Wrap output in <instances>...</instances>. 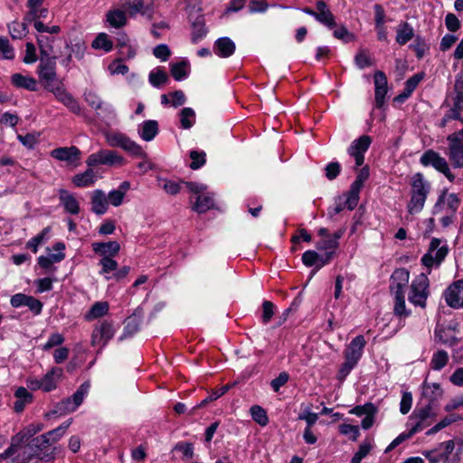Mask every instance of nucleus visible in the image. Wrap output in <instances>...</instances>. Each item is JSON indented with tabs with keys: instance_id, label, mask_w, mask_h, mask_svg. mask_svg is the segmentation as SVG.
<instances>
[{
	"instance_id": "7",
	"label": "nucleus",
	"mask_w": 463,
	"mask_h": 463,
	"mask_svg": "<svg viewBox=\"0 0 463 463\" xmlns=\"http://www.w3.org/2000/svg\"><path fill=\"white\" fill-rule=\"evenodd\" d=\"M117 328L112 321L103 320L98 323L92 331L90 344L92 346H99L98 353L108 345V343L114 337Z\"/></svg>"
},
{
	"instance_id": "30",
	"label": "nucleus",
	"mask_w": 463,
	"mask_h": 463,
	"mask_svg": "<svg viewBox=\"0 0 463 463\" xmlns=\"http://www.w3.org/2000/svg\"><path fill=\"white\" fill-rule=\"evenodd\" d=\"M98 179L96 172L90 167L84 172L75 175L72 177V184L76 187H90L92 186Z\"/></svg>"
},
{
	"instance_id": "27",
	"label": "nucleus",
	"mask_w": 463,
	"mask_h": 463,
	"mask_svg": "<svg viewBox=\"0 0 463 463\" xmlns=\"http://www.w3.org/2000/svg\"><path fill=\"white\" fill-rule=\"evenodd\" d=\"M158 122L154 119L145 120L137 127V133L139 137L146 142L152 141L158 134Z\"/></svg>"
},
{
	"instance_id": "22",
	"label": "nucleus",
	"mask_w": 463,
	"mask_h": 463,
	"mask_svg": "<svg viewBox=\"0 0 463 463\" xmlns=\"http://www.w3.org/2000/svg\"><path fill=\"white\" fill-rule=\"evenodd\" d=\"M91 211L97 215H103L109 210L107 194L101 189L93 190L90 193Z\"/></svg>"
},
{
	"instance_id": "60",
	"label": "nucleus",
	"mask_w": 463,
	"mask_h": 463,
	"mask_svg": "<svg viewBox=\"0 0 463 463\" xmlns=\"http://www.w3.org/2000/svg\"><path fill=\"white\" fill-rule=\"evenodd\" d=\"M457 418L454 416H447L444 419H442L439 422H438L436 425H434L432 428H430L427 432L426 435H433L442 429L448 427L452 422L456 421Z\"/></svg>"
},
{
	"instance_id": "28",
	"label": "nucleus",
	"mask_w": 463,
	"mask_h": 463,
	"mask_svg": "<svg viewBox=\"0 0 463 463\" xmlns=\"http://www.w3.org/2000/svg\"><path fill=\"white\" fill-rule=\"evenodd\" d=\"M62 374L63 371L61 368L52 367L41 378L43 383V391L48 392L56 389Z\"/></svg>"
},
{
	"instance_id": "44",
	"label": "nucleus",
	"mask_w": 463,
	"mask_h": 463,
	"mask_svg": "<svg viewBox=\"0 0 463 463\" xmlns=\"http://www.w3.org/2000/svg\"><path fill=\"white\" fill-rule=\"evenodd\" d=\"M449 362V354L444 350L435 352L430 360V367L434 371H440Z\"/></svg>"
},
{
	"instance_id": "19",
	"label": "nucleus",
	"mask_w": 463,
	"mask_h": 463,
	"mask_svg": "<svg viewBox=\"0 0 463 463\" xmlns=\"http://www.w3.org/2000/svg\"><path fill=\"white\" fill-rule=\"evenodd\" d=\"M443 390L438 383H429L425 380L421 385V397L427 401L425 406H433L442 398Z\"/></svg>"
},
{
	"instance_id": "20",
	"label": "nucleus",
	"mask_w": 463,
	"mask_h": 463,
	"mask_svg": "<svg viewBox=\"0 0 463 463\" xmlns=\"http://www.w3.org/2000/svg\"><path fill=\"white\" fill-rule=\"evenodd\" d=\"M449 158L456 168L463 167V142L456 139V136H448Z\"/></svg>"
},
{
	"instance_id": "34",
	"label": "nucleus",
	"mask_w": 463,
	"mask_h": 463,
	"mask_svg": "<svg viewBox=\"0 0 463 463\" xmlns=\"http://www.w3.org/2000/svg\"><path fill=\"white\" fill-rule=\"evenodd\" d=\"M141 312L139 310H137V312L134 313L133 316L128 317V319L126 320V326L124 327L121 336L119 337V340L128 338L136 334L139 330L141 324Z\"/></svg>"
},
{
	"instance_id": "10",
	"label": "nucleus",
	"mask_w": 463,
	"mask_h": 463,
	"mask_svg": "<svg viewBox=\"0 0 463 463\" xmlns=\"http://www.w3.org/2000/svg\"><path fill=\"white\" fill-rule=\"evenodd\" d=\"M420 161L424 166H433L437 171L442 173L450 182L455 179V175L451 173L447 160L440 156L439 153L433 150H428L421 156Z\"/></svg>"
},
{
	"instance_id": "51",
	"label": "nucleus",
	"mask_w": 463,
	"mask_h": 463,
	"mask_svg": "<svg viewBox=\"0 0 463 463\" xmlns=\"http://www.w3.org/2000/svg\"><path fill=\"white\" fill-rule=\"evenodd\" d=\"M360 191H361V189L351 185V187L346 194V199L345 202V206L348 210H350V211L354 210L356 207V205L358 204Z\"/></svg>"
},
{
	"instance_id": "53",
	"label": "nucleus",
	"mask_w": 463,
	"mask_h": 463,
	"mask_svg": "<svg viewBox=\"0 0 463 463\" xmlns=\"http://www.w3.org/2000/svg\"><path fill=\"white\" fill-rule=\"evenodd\" d=\"M206 154L203 151L192 150L190 152V158L192 162L190 167L194 170L199 169L205 164Z\"/></svg>"
},
{
	"instance_id": "35",
	"label": "nucleus",
	"mask_w": 463,
	"mask_h": 463,
	"mask_svg": "<svg viewBox=\"0 0 463 463\" xmlns=\"http://www.w3.org/2000/svg\"><path fill=\"white\" fill-rule=\"evenodd\" d=\"M122 6L127 9L131 16L137 14L143 15L152 13V7L145 5L144 0H121Z\"/></svg>"
},
{
	"instance_id": "37",
	"label": "nucleus",
	"mask_w": 463,
	"mask_h": 463,
	"mask_svg": "<svg viewBox=\"0 0 463 463\" xmlns=\"http://www.w3.org/2000/svg\"><path fill=\"white\" fill-rule=\"evenodd\" d=\"M414 36V30L412 26L407 23L403 22L398 24L396 27V43L400 45L406 44L409 41H411Z\"/></svg>"
},
{
	"instance_id": "11",
	"label": "nucleus",
	"mask_w": 463,
	"mask_h": 463,
	"mask_svg": "<svg viewBox=\"0 0 463 463\" xmlns=\"http://www.w3.org/2000/svg\"><path fill=\"white\" fill-rule=\"evenodd\" d=\"M72 420L70 419L54 430L48 431L45 434L36 437L32 440L31 446L33 448H48L51 443L58 441L66 432L67 429L71 424Z\"/></svg>"
},
{
	"instance_id": "55",
	"label": "nucleus",
	"mask_w": 463,
	"mask_h": 463,
	"mask_svg": "<svg viewBox=\"0 0 463 463\" xmlns=\"http://www.w3.org/2000/svg\"><path fill=\"white\" fill-rule=\"evenodd\" d=\"M377 408L373 403H365L364 405H358L350 411V413L357 416H367L369 414H376Z\"/></svg>"
},
{
	"instance_id": "56",
	"label": "nucleus",
	"mask_w": 463,
	"mask_h": 463,
	"mask_svg": "<svg viewBox=\"0 0 463 463\" xmlns=\"http://www.w3.org/2000/svg\"><path fill=\"white\" fill-rule=\"evenodd\" d=\"M455 449V443L452 439L441 442L436 448L443 460H447Z\"/></svg>"
},
{
	"instance_id": "31",
	"label": "nucleus",
	"mask_w": 463,
	"mask_h": 463,
	"mask_svg": "<svg viewBox=\"0 0 463 463\" xmlns=\"http://www.w3.org/2000/svg\"><path fill=\"white\" fill-rule=\"evenodd\" d=\"M92 250L102 256H109L110 258L116 256L119 250L120 245L118 241H109V242H93L92 243Z\"/></svg>"
},
{
	"instance_id": "46",
	"label": "nucleus",
	"mask_w": 463,
	"mask_h": 463,
	"mask_svg": "<svg viewBox=\"0 0 463 463\" xmlns=\"http://www.w3.org/2000/svg\"><path fill=\"white\" fill-rule=\"evenodd\" d=\"M51 232L50 227H45L39 234L33 237L26 243V248L31 250L33 253H36L38 247L47 241L48 234Z\"/></svg>"
},
{
	"instance_id": "62",
	"label": "nucleus",
	"mask_w": 463,
	"mask_h": 463,
	"mask_svg": "<svg viewBox=\"0 0 463 463\" xmlns=\"http://www.w3.org/2000/svg\"><path fill=\"white\" fill-rule=\"evenodd\" d=\"M372 446L370 443H362L359 446L358 451L354 455L351 459V463H361L370 452Z\"/></svg>"
},
{
	"instance_id": "16",
	"label": "nucleus",
	"mask_w": 463,
	"mask_h": 463,
	"mask_svg": "<svg viewBox=\"0 0 463 463\" xmlns=\"http://www.w3.org/2000/svg\"><path fill=\"white\" fill-rule=\"evenodd\" d=\"M372 143L369 136L363 135L354 140L348 147V154L354 158L355 166H361L364 162V153L368 150Z\"/></svg>"
},
{
	"instance_id": "50",
	"label": "nucleus",
	"mask_w": 463,
	"mask_h": 463,
	"mask_svg": "<svg viewBox=\"0 0 463 463\" xmlns=\"http://www.w3.org/2000/svg\"><path fill=\"white\" fill-rule=\"evenodd\" d=\"M250 411L253 420L260 426H266L269 423L267 412L262 407L259 405H253L251 406Z\"/></svg>"
},
{
	"instance_id": "13",
	"label": "nucleus",
	"mask_w": 463,
	"mask_h": 463,
	"mask_svg": "<svg viewBox=\"0 0 463 463\" xmlns=\"http://www.w3.org/2000/svg\"><path fill=\"white\" fill-rule=\"evenodd\" d=\"M48 91L52 92L55 99L62 103L71 112L80 115L81 108L79 101L66 90L62 82L58 83Z\"/></svg>"
},
{
	"instance_id": "4",
	"label": "nucleus",
	"mask_w": 463,
	"mask_h": 463,
	"mask_svg": "<svg viewBox=\"0 0 463 463\" xmlns=\"http://www.w3.org/2000/svg\"><path fill=\"white\" fill-rule=\"evenodd\" d=\"M449 253V246L446 241L433 238L430 243L428 251L422 256L421 263L428 269L438 268Z\"/></svg>"
},
{
	"instance_id": "63",
	"label": "nucleus",
	"mask_w": 463,
	"mask_h": 463,
	"mask_svg": "<svg viewBox=\"0 0 463 463\" xmlns=\"http://www.w3.org/2000/svg\"><path fill=\"white\" fill-rule=\"evenodd\" d=\"M354 61L360 69H364L372 65L370 55L364 50H362L355 55Z\"/></svg>"
},
{
	"instance_id": "6",
	"label": "nucleus",
	"mask_w": 463,
	"mask_h": 463,
	"mask_svg": "<svg viewBox=\"0 0 463 463\" xmlns=\"http://www.w3.org/2000/svg\"><path fill=\"white\" fill-rule=\"evenodd\" d=\"M430 281L426 274L417 276L411 284L409 301L414 306L425 307L430 295Z\"/></svg>"
},
{
	"instance_id": "36",
	"label": "nucleus",
	"mask_w": 463,
	"mask_h": 463,
	"mask_svg": "<svg viewBox=\"0 0 463 463\" xmlns=\"http://www.w3.org/2000/svg\"><path fill=\"white\" fill-rule=\"evenodd\" d=\"M11 82L16 88L24 89L30 91L37 90V81L34 78L21 73H14L11 77Z\"/></svg>"
},
{
	"instance_id": "1",
	"label": "nucleus",
	"mask_w": 463,
	"mask_h": 463,
	"mask_svg": "<svg viewBox=\"0 0 463 463\" xmlns=\"http://www.w3.org/2000/svg\"><path fill=\"white\" fill-rule=\"evenodd\" d=\"M410 184V201L407 204V211L410 214L414 215L423 210L430 192V184L421 173H416L412 175Z\"/></svg>"
},
{
	"instance_id": "58",
	"label": "nucleus",
	"mask_w": 463,
	"mask_h": 463,
	"mask_svg": "<svg viewBox=\"0 0 463 463\" xmlns=\"http://www.w3.org/2000/svg\"><path fill=\"white\" fill-rule=\"evenodd\" d=\"M338 247V241L335 239H332L331 236H327V238L322 239L317 242V248L319 250L333 251L335 253V249Z\"/></svg>"
},
{
	"instance_id": "42",
	"label": "nucleus",
	"mask_w": 463,
	"mask_h": 463,
	"mask_svg": "<svg viewBox=\"0 0 463 463\" xmlns=\"http://www.w3.org/2000/svg\"><path fill=\"white\" fill-rule=\"evenodd\" d=\"M435 337L441 344L453 346L458 343V339L452 335L450 328H438L435 330Z\"/></svg>"
},
{
	"instance_id": "25",
	"label": "nucleus",
	"mask_w": 463,
	"mask_h": 463,
	"mask_svg": "<svg viewBox=\"0 0 463 463\" xmlns=\"http://www.w3.org/2000/svg\"><path fill=\"white\" fill-rule=\"evenodd\" d=\"M410 273L405 269H396L391 277V291L392 293H405L409 282Z\"/></svg>"
},
{
	"instance_id": "61",
	"label": "nucleus",
	"mask_w": 463,
	"mask_h": 463,
	"mask_svg": "<svg viewBox=\"0 0 463 463\" xmlns=\"http://www.w3.org/2000/svg\"><path fill=\"white\" fill-rule=\"evenodd\" d=\"M64 342V336L60 333L52 334L47 342L43 345V350L47 351L54 346L61 345Z\"/></svg>"
},
{
	"instance_id": "29",
	"label": "nucleus",
	"mask_w": 463,
	"mask_h": 463,
	"mask_svg": "<svg viewBox=\"0 0 463 463\" xmlns=\"http://www.w3.org/2000/svg\"><path fill=\"white\" fill-rule=\"evenodd\" d=\"M130 189V183L128 181L122 182L117 189L109 191L107 194L109 204L114 207H118L124 203L126 194Z\"/></svg>"
},
{
	"instance_id": "39",
	"label": "nucleus",
	"mask_w": 463,
	"mask_h": 463,
	"mask_svg": "<svg viewBox=\"0 0 463 463\" xmlns=\"http://www.w3.org/2000/svg\"><path fill=\"white\" fill-rule=\"evenodd\" d=\"M170 71L175 80H183L189 75V62L186 61H181L179 62L171 63Z\"/></svg>"
},
{
	"instance_id": "41",
	"label": "nucleus",
	"mask_w": 463,
	"mask_h": 463,
	"mask_svg": "<svg viewBox=\"0 0 463 463\" xmlns=\"http://www.w3.org/2000/svg\"><path fill=\"white\" fill-rule=\"evenodd\" d=\"M54 37L39 35L37 43L40 49L41 57H52Z\"/></svg>"
},
{
	"instance_id": "24",
	"label": "nucleus",
	"mask_w": 463,
	"mask_h": 463,
	"mask_svg": "<svg viewBox=\"0 0 463 463\" xmlns=\"http://www.w3.org/2000/svg\"><path fill=\"white\" fill-rule=\"evenodd\" d=\"M374 87H375V105L377 108H382L385 96L388 91L387 88V78L385 74L381 71H377L374 73Z\"/></svg>"
},
{
	"instance_id": "48",
	"label": "nucleus",
	"mask_w": 463,
	"mask_h": 463,
	"mask_svg": "<svg viewBox=\"0 0 463 463\" xmlns=\"http://www.w3.org/2000/svg\"><path fill=\"white\" fill-rule=\"evenodd\" d=\"M179 116L181 126L184 129L191 128L195 123V112L191 108H184Z\"/></svg>"
},
{
	"instance_id": "8",
	"label": "nucleus",
	"mask_w": 463,
	"mask_h": 463,
	"mask_svg": "<svg viewBox=\"0 0 463 463\" xmlns=\"http://www.w3.org/2000/svg\"><path fill=\"white\" fill-rule=\"evenodd\" d=\"M184 184L190 192L197 194L193 205L194 211L203 213L213 207V197L211 194L204 193L206 190V186L204 184L194 182H184Z\"/></svg>"
},
{
	"instance_id": "5",
	"label": "nucleus",
	"mask_w": 463,
	"mask_h": 463,
	"mask_svg": "<svg viewBox=\"0 0 463 463\" xmlns=\"http://www.w3.org/2000/svg\"><path fill=\"white\" fill-rule=\"evenodd\" d=\"M37 72L44 89L49 90L61 80L57 79L56 56L41 57Z\"/></svg>"
},
{
	"instance_id": "3",
	"label": "nucleus",
	"mask_w": 463,
	"mask_h": 463,
	"mask_svg": "<svg viewBox=\"0 0 463 463\" xmlns=\"http://www.w3.org/2000/svg\"><path fill=\"white\" fill-rule=\"evenodd\" d=\"M436 416L437 411L433 406L416 408L409 417L406 426L413 434H416L430 426Z\"/></svg>"
},
{
	"instance_id": "21",
	"label": "nucleus",
	"mask_w": 463,
	"mask_h": 463,
	"mask_svg": "<svg viewBox=\"0 0 463 463\" xmlns=\"http://www.w3.org/2000/svg\"><path fill=\"white\" fill-rule=\"evenodd\" d=\"M317 15L316 20L329 29L336 26L335 17L330 11L326 2L319 0L316 3Z\"/></svg>"
},
{
	"instance_id": "12",
	"label": "nucleus",
	"mask_w": 463,
	"mask_h": 463,
	"mask_svg": "<svg viewBox=\"0 0 463 463\" xmlns=\"http://www.w3.org/2000/svg\"><path fill=\"white\" fill-rule=\"evenodd\" d=\"M90 389L88 383H83L78 390L70 398H67L58 403L57 408L61 413H70L77 410L83 402Z\"/></svg>"
},
{
	"instance_id": "14",
	"label": "nucleus",
	"mask_w": 463,
	"mask_h": 463,
	"mask_svg": "<svg viewBox=\"0 0 463 463\" xmlns=\"http://www.w3.org/2000/svg\"><path fill=\"white\" fill-rule=\"evenodd\" d=\"M460 201L456 194H449L444 191L438 198L433 206L432 213L437 215L443 213H456L459 207Z\"/></svg>"
},
{
	"instance_id": "59",
	"label": "nucleus",
	"mask_w": 463,
	"mask_h": 463,
	"mask_svg": "<svg viewBox=\"0 0 463 463\" xmlns=\"http://www.w3.org/2000/svg\"><path fill=\"white\" fill-rule=\"evenodd\" d=\"M339 430L341 434L349 436V439L353 441H355L360 435L359 428L356 425L342 424L339 427Z\"/></svg>"
},
{
	"instance_id": "26",
	"label": "nucleus",
	"mask_w": 463,
	"mask_h": 463,
	"mask_svg": "<svg viewBox=\"0 0 463 463\" xmlns=\"http://www.w3.org/2000/svg\"><path fill=\"white\" fill-rule=\"evenodd\" d=\"M59 200L65 212L76 215L80 213V203L75 195L67 190H59Z\"/></svg>"
},
{
	"instance_id": "64",
	"label": "nucleus",
	"mask_w": 463,
	"mask_h": 463,
	"mask_svg": "<svg viewBox=\"0 0 463 463\" xmlns=\"http://www.w3.org/2000/svg\"><path fill=\"white\" fill-rule=\"evenodd\" d=\"M445 25L449 32L455 33L460 28V21L452 13H449L445 17Z\"/></svg>"
},
{
	"instance_id": "57",
	"label": "nucleus",
	"mask_w": 463,
	"mask_h": 463,
	"mask_svg": "<svg viewBox=\"0 0 463 463\" xmlns=\"http://www.w3.org/2000/svg\"><path fill=\"white\" fill-rule=\"evenodd\" d=\"M206 33H207V29H206L205 25L202 22L197 21L193 25L192 42L194 43H197L203 37H205Z\"/></svg>"
},
{
	"instance_id": "18",
	"label": "nucleus",
	"mask_w": 463,
	"mask_h": 463,
	"mask_svg": "<svg viewBox=\"0 0 463 463\" xmlns=\"http://www.w3.org/2000/svg\"><path fill=\"white\" fill-rule=\"evenodd\" d=\"M80 151L77 146H61L51 151V156L59 161L77 165L80 159Z\"/></svg>"
},
{
	"instance_id": "15",
	"label": "nucleus",
	"mask_w": 463,
	"mask_h": 463,
	"mask_svg": "<svg viewBox=\"0 0 463 463\" xmlns=\"http://www.w3.org/2000/svg\"><path fill=\"white\" fill-rule=\"evenodd\" d=\"M446 304L454 309H463V279L451 283L444 291Z\"/></svg>"
},
{
	"instance_id": "32",
	"label": "nucleus",
	"mask_w": 463,
	"mask_h": 463,
	"mask_svg": "<svg viewBox=\"0 0 463 463\" xmlns=\"http://www.w3.org/2000/svg\"><path fill=\"white\" fill-rule=\"evenodd\" d=\"M43 430L42 424H31L24 428L23 430L18 432L16 435H14L11 441L14 443V446H15L18 449L21 447L23 443H24L26 440H28L31 437H33L37 432L41 431Z\"/></svg>"
},
{
	"instance_id": "47",
	"label": "nucleus",
	"mask_w": 463,
	"mask_h": 463,
	"mask_svg": "<svg viewBox=\"0 0 463 463\" xmlns=\"http://www.w3.org/2000/svg\"><path fill=\"white\" fill-rule=\"evenodd\" d=\"M149 82L152 86L159 88L162 84H165L168 80L167 73L160 69L156 68L149 73Z\"/></svg>"
},
{
	"instance_id": "38",
	"label": "nucleus",
	"mask_w": 463,
	"mask_h": 463,
	"mask_svg": "<svg viewBox=\"0 0 463 463\" xmlns=\"http://www.w3.org/2000/svg\"><path fill=\"white\" fill-rule=\"evenodd\" d=\"M109 309V305L108 302L98 301L91 306L90 310L85 314L84 317L87 321H92L107 315Z\"/></svg>"
},
{
	"instance_id": "43",
	"label": "nucleus",
	"mask_w": 463,
	"mask_h": 463,
	"mask_svg": "<svg viewBox=\"0 0 463 463\" xmlns=\"http://www.w3.org/2000/svg\"><path fill=\"white\" fill-rule=\"evenodd\" d=\"M91 46L96 50H103L104 52H109L113 49V43L107 33H100L93 40Z\"/></svg>"
},
{
	"instance_id": "52",
	"label": "nucleus",
	"mask_w": 463,
	"mask_h": 463,
	"mask_svg": "<svg viewBox=\"0 0 463 463\" xmlns=\"http://www.w3.org/2000/svg\"><path fill=\"white\" fill-rule=\"evenodd\" d=\"M394 295V314L399 317L409 316L410 312L406 310L405 293H392Z\"/></svg>"
},
{
	"instance_id": "49",
	"label": "nucleus",
	"mask_w": 463,
	"mask_h": 463,
	"mask_svg": "<svg viewBox=\"0 0 463 463\" xmlns=\"http://www.w3.org/2000/svg\"><path fill=\"white\" fill-rule=\"evenodd\" d=\"M99 264L101 266L99 273L105 276L106 279H109L110 277L108 274L111 271H116L118 269V262L109 256L103 257Z\"/></svg>"
},
{
	"instance_id": "54",
	"label": "nucleus",
	"mask_w": 463,
	"mask_h": 463,
	"mask_svg": "<svg viewBox=\"0 0 463 463\" xmlns=\"http://www.w3.org/2000/svg\"><path fill=\"white\" fill-rule=\"evenodd\" d=\"M0 52L4 59L13 60L14 58V50L6 37H0Z\"/></svg>"
},
{
	"instance_id": "9",
	"label": "nucleus",
	"mask_w": 463,
	"mask_h": 463,
	"mask_svg": "<svg viewBox=\"0 0 463 463\" xmlns=\"http://www.w3.org/2000/svg\"><path fill=\"white\" fill-rule=\"evenodd\" d=\"M86 164L90 167L99 165L109 166L123 165L125 164V159L116 151L100 149L98 152L90 155L86 160Z\"/></svg>"
},
{
	"instance_id": "45",
	"label": "nucleus",
	"mask_w": 463,
	"mask_h": 463,
	"mask_svg": "<svg viewBox=\"0 0 463 463\" xmlns=\"http://www.w3.org/2000/svg\"><path fill=\"white\" fill-rule=\"evenodd\" d=\"M8 30L13 39H23L28 33V27L25 22L14 21L8 24Z\"/></svg>"
},
{
	"instance_id": "2",
	"label": "nucleus",
	"mask_w": 463,
	"mask_h": 463,
	"mask_svg": "<svg viewBox=\"0 0 463 463\" xmlns=\"http://www.w3.org/2000/svg\"><path fill=\"white\" fill-rule=\"evenodd\" d=\"M103 136L107 144L111 147H119L135 156H146L142 146L123 132L118 130H107L103 132Z\"/></svg>"
},
{
	"instance_id": "40",
	"label": "nucleus",
	"mask_w": 463,
	"mask_h": 463,
	"mask_svg": "<svg viewBox=\"0 0 463 463\" xmlns=\"http://www.w3.org/2000/svg\"><path fill=\"white\" fill-rule=\"evenodd\" d=\"M106 21L114 28H120L127 23L126 13L123 10H109L106 14Z\"/></svg>"
},
{
	"instance_id": "17",
	"label": "nucleus",
	"mask_w": 463,
	"mask_h": 463,
	"mask_svg": "<svg viewBox=\"0 0 463 463\" xmlns=\"http://www.w3.org/2000/svg\"><path fill=\"white\" fill-rule=\"evenodd\" d=\"M84 99L85 101L94 109H102L104 113H106V117L114 120L117 118V113L115 109L110 104H105L103 107V101L100 97L94 90H86L84 92Z\"/></svg>"
},
{
	"instance_id": "33",
	"label": "nucleus",
	"mask_w": 463,
	"mask_h": 463,
	"mask_svg": "<svg viewBox=\"0 0 463 463\" xmlns=\"http://www.w3.org/2000/svg\"><path fill=\"white\" fill-rule=\"evenodd\" d=\"M214 52L222 58L232 55L235 52V43L229 37H222L214 43Z\"/></svg>"
},
{
	"instance_id": "23",
	"label": "nucleus",
	"mask_w": 463,
	"mask_h": 463,
	"mask_svg": "<svg viewBox=\"0 0 463 463\" xmlns=\"http://www.w3.org/2000/svg\"><path fill=\"white\" fill-rule=\"evenodd\" d=\"M365 344L366 342L363 335L354 337L345 352V359L357 364L363 355Z\"/></svg>"
}]
</instances>
